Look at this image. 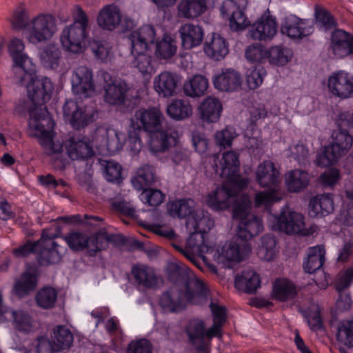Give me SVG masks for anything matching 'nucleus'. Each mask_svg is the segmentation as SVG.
I'll return each instance as SVG.
<instances>
[{
  "mask_svg": "<svg viewBox=\"0 0 353 353\" xmlns=\"http://www.w3.org/2000/svg\"><path fill=\"white\" fill-rule=\"evenodd\" d=\"M57 235L43 230L41 238L37 241V259L41 265L58 263L61 261L65 248L54 240Z\"/></svg>",
  "mask_w": 353,
  "mask_h": 353,
  "instance_id": "10",
  "label": "nucleus"
},
{
  "mask_svg": "<svg viewBox=\"0 0 353 353\" xmlns=\"http://www.w3.org/2000/svg\"><path fill=\"white\" fill-rule=\"evenodd\" d=\"M327 87L334 96L350 98L353 96V76L344 70L333 72L327 79Z\"/></svg>",
  "mask_w": 353,
  "mask_h": 353,
  "instance_id": "20",
  "label": "nucleus"
},
{
  "mask_svg": "<svg viewBox=\"0 0 353 353\" xmlns=\"http://www.w3.org/2000/svg\"><path fill=\"white\" fill-rule=\"evenodd\" d=\"M210 308L213 314V325L210 327V334L215 332L217 336L220 335L221 328L226 321L225 308L217 305L212 302L210 303Z\"/></svg>",
  "mask_w": 353,
  "mask_h": 353,
  "instance_id": "58",
  "label": "nucleus"
},
{
  "mask_svg": "<svg viewBox=\"0 0 353 353\" xmlns=\"http://www.w3.org/2000/svg\"><path fill=\"white\" fill-rule=\"evenodd\" d=\"M204 51L211 58L220 60L228 53V48L223 37L213 34L211 41L205 45Z\"/></svg>",
  "mask_w": 353,
  "mask_h": 353,
  "instance_id": "43",
  "label": "nucleus"
},
{
  "mask_svg": "<svg viewBox=\"0 0 353 353\" xmlns=\"http://www.w3.org/2000/svg\"><path fill=\"white\" fill-rule=\"evenodd\" d=\"M277 32V23L276 18L270 14V12H265L250 30V37L255 40L267 41L272 39Z\"/></svg>",
  "mask_w": 353,
  "mask_h": 353,
  "instance_id": "21",
  "label": "nucleus"
},
{
  "mask_svg": "<svg viewBox=\"0 0 353 353\" xmlns=\"http://www.w3.org/2000/svg\"><path fill=\"white\" fill-rule=\"evenodd\" d=\"M176 51L175 41L168 35L158 41L156 45L155 54L158 59H168L171 58Z\"/></svg>",
  "mask_w": 353,
  "mask_h": 353,
  "instance_id": "52",
  "label": "nucleus"
},
{
  "mask_svg": "<svg viewBox=\"0 0 353 353\" xmlns=\"http://www.w3.org/2000/svg\"><path fill=\"white\" fill-rule=\"evenodd\" d=\"M103 168V173L107 181L119 183L122 181L121 166L114 161L101 160L100 161Z\"/></svg>",
  "mask_w": 353,
  "mask_h": 353,
  "instance_id": "55",
  "label": "nucleus"
},
{
  "mask_svg": "<svg viewBox=\"0 0 353 353\" xmlns=\"http://www.w3.org/2000/svg\"><path fill=\"white\" fill-rule=\"evenodd\" d=\"M216 89L223 92H233L241 86V78L234 70L228 69L213 79Z\"/></svg>",
  "mask_w": 353,
  "mask_h": 353,
  "instance_id": "29",
  "label": "nucleus"
},
{
  "mask_svg": "<svg viewBox=\"0 0 353 353\" xmlns=\"http://www.w3.org/2000/svg\"><path fill=\"white\" fill-rule=\"evenodd\" d=\"M121 19L119 8L114 5H108L100 11L97 21L99 26L102 28L113 30L119 26Z\"/></svg>",
  "mask_w": 353,
  "mask_h": 353,
  "instance_id": "34",
  "label": "nucleus"
},
{
  "mask_svg": "<svg viewBox=\"0 0 353 353\" xmlns=\"http://www.w3.org/2000/svg\"><path fill=\"white\" fill-rule=\"evenodd\" d=\"M269 226L272 230L283 232L288 234L307 236L312 234V228H306L302 214L292 210L289 206L282 208L279 215L270 214Z\"/></svg>",
  "mask_w": 353,
  "mask_h": 353,
  "instance_id": "7",
  "label": "nucleus"
},
{
  "mask_svg": "<svg viewBox=\"0 0 353 353\" xmlns=\"http://www.w3.org/2000/svg\"><path fill=\"white\" fill-rule=\"evenodd\" d=\"M61 51L54 45L46 46L40 54L42 64L48 68L57 69L59 64Z\"/></svg>",
  "mask_w": 353,
  "mask_h": 353,
  "instance_id": "49",
  "label": "nucleus"
},
{
  "mask_svg": "<svg viewBox=\"0 0 353 353\" xmlns=\"http://www.w3.org/2000/svg\"><path fill=\"white\" fill-rule=\"evenodd\" d=\"M194 208V201L191 199H179L168 204V212L172 217L179 219L191 215Z\"/></svg>",
  "mask_w": 353,
  "mask_h": 353,
  "instance_id": "45",
  "label": "nucleus"
},
{
  "mask_svg": "<svg viewBox=\"0 0 353 353\" xmlns=\"http://www.w3.org/2000/svg\"><path fill=\"white\" fill-rule=\"evenodd\" d=\"M154 181V168L148 164L139 168L137 176L132 179L133 186L138 190L144 189L145 186L152 184Z\"/></svg>",
  "mask_w": 353,
  "mask_h": 353,
  "instance_id": "47",
  "label": "nucleus"
},
{
  "mask_svg": "<svg viewBox=\"0 0 353 353\" xmlns=\"http://www.w3.org/2000/svg\"><path fill=\"white\" fill-rule=\"evenodd\" d=\"M315 19L317 27L323 30H331L335 27L336 23L332 14L325 9L315 10Z\"/></svg>",
  "mask_w": 353,
  "mask_h": 353,
  "instance_id": "61",
  "label": "nucleus"
},
{
  "mask_svg": "<svg viewBox=\"0 0 353 353\" xmlns=\"http://www.w3.org/2000/svg\"><path fill=\"white\" fill-rule=\"evenodd\" d=\"M119 238L114 234L97 232L88 236L87 235L86 248L90 256H94L102 250H105L110 242H115Z\"/></svg>",
  "mask_w": 353,
  "mask_h": 353,
  "instance_id": "38",
  "label": "nucleus"
},
{
  "mask_svg": "<svg viewBox=\"0 0 353 353\" xmlns=\"http://www.w3.org/2000/svg\"><path fill=\"white\" fill-rule=\"evenodd\" d=\"M64 117L74 129L83 128L98 117V111L93 104L83 105L73 100H67L63 107Z\"/></svg>",
  "mask_w": 353,
  "mask_h": 353,
  "instance_id": "9",
  "label": "nucleus"
},
{
  "mask_svg": "<svg viewBox=\"0 0 353 353\" xmlns=\"http://www.w3.org/2000/svg\"><path fill=\"white\" fill-rule=\"evenodd\" d=\"M140 199L144 203L156 207L163 202L164 194L156 189L144 190L140 195Z\"/></svg>",
  "mask_w": 353,
  "mask_h": 353,
  "instance_id": "63",
  "label": "nucleus"
},
{
  "mask_svg": "<svg viewBox=\"0 0 353 353\" xmlns=\"http://www.w3.org/2000/svg\"><path fill=\"white\" fill-rule=\"evenodd\" d=\"M245 0H226L221 8L223 17L229 20L230 28L234 31L245 29L250 21L243 11Z\"/></svg>",
  "mask_w": 353,
  "mask_h": 353,
  "instance_id": "17",
  "label": "nucleus"
},
{
  "mask_svg": "<svg viewBox=\"0 0 353 353\" xmlns=\"http://www.w3.org/2000/svg\"><path fill=\"white\" fill-rule=\"evenodd\" d=\"M333 142L330 145V150L336 152L340 157L347 153L352 147L353 139L345 130H339L332 134Z\"/></svg>",
  "mask_w": 353,
  "mask_h": 353,
  "instance_id": "44",
  "label": "nucleus"
},
{
  "mask_svg": "<svg viewBox=\"0 0 353 353\" xmlns=\"http://www.w3.org/2000/svg\"><path fill=\"white\" fill-rule=\"evenodd\" d=\"M182 46L185 49H191L200 45L203 38L202 28L192 23H186L179 30Z\"/></svg>",
  "mask_w": 353,
  "mask_h": 353,
  "instance_id": "32",
  "label": "nucleus"
},
{
  "mask_svg": "<svg viewBox=\"0 0 353 353\" xmlns=\"http://www.w3.org/2000/svg\"><path fill=\"white\" fill-rule=\"evenodd\" d=\"M189 158L188 151L180 147H175L169 154L166 161L173 166L183 165L187 163Z\"/></svg>",
  "mask_w": 353,
  "mask_h": 353,
  "instance_id": "64",
  "label": "nucleus"
},
{
  "mask_svg": "<svg viewBox=\"0 0 353 353\" xmlns=\"http://www.w3.org/2000/svg\"><path fill=\"white\" fill-rule=\"evenodd\" d=\"M126 139L125 134L112 128L98 127L93 136L96 147L105 148L110 153L120 150Z\"/></svg>",
  "mask_w": 353,
  "mask_h": 353,
  "instance_id": "16",
  "label": "nucleus"
},
{
  "mask_svg": "<svg viewBox=\"0 0 353 353\" xmlns=\"http://www.w3.org/2000/svg\"><path fill=\"white\" fill-rule=\"evenodd\" d=\"M239 154L234 151L225 152L220 161V172L216 170V172L221 178L239 183L240 186H247L248 180L239 174Z\"/></svg>",
  "mask_w": 353,
  "mask_h": 353,
  "instance_id": "18",
  "label": "nucleus"
},
{
  "mask_svg": "<svg viewBox=\"0 0 353 353\" xmlns=\"http://www.w3.org/2000/svg\"><path fill=\"white\" fill-rule=\"evenodd\" d=\"M336 337L341 343L353 347V321H342L338 327Z\"/></svg>",
  "mask_w": 353,
  "mask_h": 353,
  "instance_id": "57",
  "label": "nucleus"
},
{
  "mask_svg": "<svg viewBox=\"0 0 353 353\" xmlns=\"http://www.w3.org/2000/svg\"><path fill=\"white\" fill-rule=\"evenodd\" d=\"M252 201L248 194H243L232 211L233 218L239 220L237 236L245 242L259 235L263 230V222L258 215L250 214Z\"/></svg>",
  "mask_w": 353,
  "mask_h": 353,
  "instance_id": "5",
  "label": "nucleus"
},
{
  "mask_svg": "<svg viewBox=\"0 0 353 353\" xmlns=\"http://www.w3.org/2000/svg\"><path fill=\"white\" fill-rule=\"evenodd\" d=\"M309 213L312 217L326 216L334 211V201L331 194H318L310 201Z\"/></svg>",
  "mask_w": 353,
  "mask_h": 353,
  "instance_id": "30",
  "label": "nucleus"
},
{
  "mask_svg": "<svg viewBox=\"0 0 353 353\" xmlns=\"http://www.w3.org/2000/svg\"><path fill=\"white\" fill-rule=\"evenodd\" d=\"M200 119L206 123H216L223 111L221 101L214 97H206L198 108Z\"/></svg>",
  "mask_w": 353,
  "mask_h": 353,
  "instance_id": "28",
  "label": "nucleus"
},
{
  "mask_svg": "<svg viewBox=\"0 0 353 353\" xmlns=\"http://www.w3.org/2000/svg\"><path fill=\"white\" fill-rule=\"evenodd\" d=\"M206 10V0H181L178 6L179 15L189 19L201 16Z\"/></svg>",
  "mask_w": 353,
  "mask_h": 353,
  "instance_id": "37",
  "label": "nucleus"
},
{
  "mask_svg": "<svg viewBox=\"0 0 353 353\" xmlns=\"http://www.w3.org/2000/svg\"><path fill=\"white\" fill-rule=\"evenodd\" d=\"M56 31L55 19L50 14H40L30 21L26 37L30 43L35 44L50 39Z\"/></svg>",
  "mask_w": 353,
  "mask_h": 353,
  "instance_id": "12",
  "label": "nucleus"
},
{
  "mask_svg": "<svg viewBox=\"0 0 353 353\" xmlns=\"http://www.w3.org/2000/svg\"><path fill=\"white\" fill-rule=\"evenodd\" d=\"M167 272L172 281L185 282V296L190 303L200 305L206 301L208 291L204 283L198 278L191 276L189 268L185 264L178 261L170 262Z\"/></svg>",
  "mask_w": 353,
  "mask_h": 353,
  "instance_id": "4",
  "label": "nucleus"
},
{
  "mask_svg": "<svg viewBox=\"0 0 353 353\" xmlns=\"http://www.w3.org/2000/svg\"><path fill=\"white\" fill-rule=\"evenodd\" d=\"M325 249L322 245L310 248L307 261L303 263V269L309 274L320 269L325 261Z\"/></svg>",
  "mask_w": 353,
  "mask_h": 353,
  "instance_id": "42",
  "label": "nucleus"
},
{
  "mask_svg": "<svg viewBox=\"0 0 353 353\" xmlns=\"http://www.w3.org/2000/svg\"><path fill=\"white\" fill-rule=\"evenodd\" d=\"M88 19L85 12L77 8L72 24L66 26L61 32L60 41L66 51L79 54L83 51L88 37Z\"/></svg>",
  "mask_w": 353,
  "mask_h": 353,
  "instance_id": "6",
  "label": "nucleus"
},
{
  "mask_svg": "<svg viewBox=\"0 0 353 353\" xmlns=\"http://www.w3.org/2000/svg\"><path fill=\"white\" fill-rule=\"evenodd\" d=\"M156 32L153 26L145 25L133 31L129 36L131 54L134 57L132 65L143 75L154 72L153 59L147 53L150 45L153 44Z\"/></svg>",
  "mask_w": 353,
  "mask_h": 353,
  "instance_id": "3",
  "label": "nucleus"
},
{
  "mask_svg": "<svg viewBox=\"0 0 353 353\" xmlns=\"http://www.w3.org/2000/svg\"><path fill=\"white\" fill-rule=\"evenodd\" d=\"M187 300L185 291L183 292L175 287L163 292L159 298V305L165 312L177 313L185 308Z\"/></svg>",
  "mask_w": 353,
  "mask_h": 353,
  "instance_id": "23",
  "label": "nucleus"
},
{
  "mask_svg": "<svg viewBox=\"0 0 353 353\" xmlns=\"http://www.w3.org/2000/svg\"><path fill=\"white\" fill-rule=\"evenodd\" d=\"M295 285L286 279H277L273 283L272 296L280 301L293 299L296 294Z\"/></svg>",
  "mask_w": 353,
  "mask_h": 353,
  "instance_id": "39",
  "label": "nucleus"
},
{
  "mask_svg": "<svg viewBox=\"0 0 353 353\" xmlns=\"http://www.w3.org/2000/svg\"><path fill=\"white\" fill-rule=\"evenodd\" d=\"M234 285L240 291L253 294L261 287V279L254 271L245 270L242 272L240 275L236 276Z\"/></svg>",
  "mask_w": 353,
  "mask_h": 353,
  "instance_id": "31",
  "label": "nucleus"
},
{
  "mask_svg": "<svg viewBox=\"0 0 353 353\" xmlns=\"http://www.w3.org/2000/svg\"><path fill=\"white\" fill-rule=\"evenodd\" d=\"M36 285L37 278L35 275L26 272L22 274L20 279L16 282L14 291L17 296H23L30 291L34 290Z\"/></svg>",
  "mask_w": 353,
  "mask_h": 353,
  "instance_id": "53",
  "label": "nucleus"
},
{
  "mask_svg": "<svg viewBox=\"0 0 353 353\" xmlns=\"http://www.w3.org/2000/svg\"><path fill=\"white\" fill-rule=\"evenodd\" d=\"M69 157L72 160L86 159L94 155L92 145L87 139L71 137L66 143Z\"/></svg>",
  "mask_w": 353,
  "mask_h": 353,
  "instance_id": "26",
  "label": "nucleus"
},
{
  "mask_svg": "<svg viewBox=\"0 0 353 353\" xmlns=\"http://www.w3.org/2000/svg\"><path fill=\"white\" fill-rule=\"evenodd\" d=\"M246 186H240L239 183L225 180L221 187L216 188L210 193L207 197L206 203L208 206L214 210H223L240 202L241 196L239 192Z\"/></svg>",
  "mask_w": 353,
  "mask_h": 353,
  "instance_id": "8",
  "label": "nucleus"
},
{
  "mask_svg": "<svg viewBox=\"0 0 353 353\" xmlns=\"http://www.w3.org/2000/svg\"><path fill=\"white\" fill-rule=\"evenodd\" d=\"M256 178L258 183L261 187L279 188V172L270 161H265L258 166Z\"/></svg>",
  "mask_w": 353,
  "mask_h": 353,
  "instance_id": "27",
  "label": "nucleus"
},
{
  "mask_svg": "<svg viewBox=\"0 0 353 353\" xmlns=\"http://www.w3.org/2000/svg\"><path fill=\"white\" fill-rule=\"evenodd\" d=\"M131 273L137 285L145 289H154L161 281L154 269L145 265H134Z\"/></svg>",
  "mask_w": 353,
  "mask_h": 353,
  "instance_id": "25",
  "label": "nucleus"
},
{
  "mask_svg": "<svg viewBox=\"0 0 353 353\" xmlns=\"http://www.w3.org/2000/svg\"><path fill=\"white\" fill-rule=\"evenodd\" d=\"M134 118L138 124L139 129H143L146 132H157L155 139L150 145V150L152 153L164 152L169 147L175 145L177 142L178 133L172 128L159 131L164 116L162 112L157 108L148 109H140L135 112Z\"/></svg>",
  "mask_w": 353,
  "mask_h": 353,
  "instance_id": "2",
  "label": "nucleus"
},
{
  "mask_svg": "<svg viewBox=\"0 0 353 353\" xmlns=\"http://www.w3.org/2000/svg\"><path fill=\"white\" fill-rule=\"evenodd\" d=\"M166 112L170 118L176 121H182L192 116V108L187 100L175 99L168 104Z\"/></svg>",
  "mask_w": 353,
  "mask_h": 353,
  "instance_id": "41",
  "label": "nucleus"
},
{
  "mask_svg": "<svg viewBox=\"0 0 353 353\" xmlns=\"http://www.w3.org/2000/svg\"><path fill=\"white\" fill-rule=\"evenodd\" d=\"M69 248L74 251H81L86 248L87 234L81 232H72L63 237Z\"/></svg>",
  "mask_w": 353,
  "mask_h": 353,
  "instance_id": "60",
  "label": "nucleus"
},
{
  "mask_svg": "<svg viewBox=\"0 0 353 353\" xmlns=\"http://www.w3.org/2000/svg\"><path fill=\"white\" fill-rule=\"evenodd\" d=\"M181 83L180 76L174 72L163 71L153 81V88L159 97L169 98L176 93Z\"/></svg>",
  "mask_w": 353,
  "mask_h": 353,
  "instance_id": "22",
  "label": "nucleus"
},
{
  "mask_svg": "<svg viewBox=\"0 0 353 353\" xmlns=\"http://www.w3.org/2000/svg\"><path fill=\"white\" fill-rule=\"evenodd\" d=\"M266 71L261 65H257L250 68L246 72V82L250 89H256L259 87L263 81Z\"/></svg>",
  "mask_w": 353,
  "mask_h": 353,
  "instance_id": "59",
  "label": "nucleus"
},
{
  "mask_svg": "<svg viewBox=\"0 0 353 353\" xmlns=\"http://www.w3.org/2000/svg\"><path fill=\"white\" fill-rule=\"evenodd\" d=\"M72 91L80 98H88L96 92L92 70L86 65L75 68L71 76Z\"/></svg>",
  "mask_w": 353,
  "mask_h": 353,
  "instance_id": "15",
  "label": "nucleus"
},
{
  "mask_svg": "<svg viewBox=\"0 0 353 353\" xmlns=\"http://www.w3.org/2000/svg\"><path fill=\"white\" fill-rule=\"evenodd\" d=\"M261 245L257 252L258 256L265 261H271L276 254V240L273 235L265 234L261 238Z\"/></svg>",
  "mask_w": 353,
  "mask_h": 353,
  "instance_id": "50",
  "label": "nucleus"
},
{
  "mask_svg": "<svg viewBox=\"0 0 353 353\" xmlns=\"http://www.w3.org/2000/svg\"><path fill=\"white\" fill-rule=\"evenodd\" d=\"M54 350L57 352L69 349L73 343L74 336L65 325H57L50 334Z\"/></svg>",
  "mask_w": 353,
  "mask_h": 353,
  "instance_id": "36",
  "label": "nucleus"
},
{
  "mask_svg": "<svg viewBox=\"0 0 353 353\" xmlns=\"http://www.w3.org/2000/svg\"><path fill=\"white\" fill-rule=\"evenodd\" d=\"M57 299V292L51 287H45L39 290L36 296L38 305L43 309L54 307Z\"/></svg>",
  "mask_w": 353,
  "mask_h": 353,
  "instance_id": "54",
  "label": "nucleus"
},
{
  "mask_svg": "<svg viewBox=\"0 0 353 353\" xmlns=\"http://www.w3.org/2000/svg\"><path fill=\"white\" fill-rule=\"evenodd\" d=\"M251 252L248 242L226 241L214 254V260L225 268H232L235 263L243 261Z\"/></svg>",
  "mask_w": 353,
  "mask_h": 353,
  "instance_id": "11",
  "label": "nucleus"
},
{
  "mask_svg": "<svg viewBox=\"0 0 353 353\" xmlns=\"http://www.w3.org/2000/svg\"><path fill=\"white\" fill-rule=\"evenodd\" d=\"M268 49L261 43L248 46L245 50L246 59L252 62H262L268 59Z\"/></svg>",
  "mask_w": 353,
  "mask_h": 353,
  "instance_id": "62",
  "label": "nucleus"
},
{
  "mask_svg": "<svg viewBox=\"0 0 353 353\" xmlns=\"http://www.w3.org/2000/svg\"><path fill=\"white\" fill-rule=\"evenodd\" d=\"M14 59L12 70L17 81L25 85L33 104L29 110L28 128L31 136L39 138L48 155L59 154L63 151L59 141H53L54 121L44 104L51 98L53 85L47 77L36 78V65L26 54Z\"/></svg>",
  "mask_w": 353,
  "mask_h": 353,
  "instance_id": "1",
  "label": "nucleus"
},
{
  "mask_svg": "<svg viewBox=\"0 0 353 353\" xmlns=\"http://www.w3.org/2000/svg\"><path fill=\"white\" fill-rule=\"evenodd\" d=\"M330 48L337 58L353 55V34L341 29L334 30L331 35Z\"/></svg>",
  "mask_w": 353,
  "mask_h": 353,
  "instance_id": "24",
  "label": "nucleus"
},
{
  "mask_svg": "<svg viewBox=\"0 0 353 353\" xmlns=\"http://www.w3.org/2000/svg\"><path fill=\"white\" fill-rule=\"evenodd\" d=\"M210 327L205 328V323L201 319H192L189 321L185 333L189 343L192 345L198 353H209V346L211 340L218 336L215 332L210 334Z\"/></svg>",
  "mask_w": 353,
  "mask_h": 353,
  "instance_id": "13",
  "label": "nucleus"
},
{
  "mask_svg": "<svg viewBox=\"0 0 353 353\" xmlns=\"http://www.w3.org/2000/svg\"><path fill=\"white\" fill-rule=\"evenodd\" d=\"M128 90V85L121 81L104 87V100L110 105H121L124 103Z\"/></svg>",
  "mask_w": 353,
  "mask_h": 353,
  "instance_id": "35",
  "label": "nucleus"
},
{
  "mask_svg": "<svg viewBox=\"0 0 353 353\" xmlns=\"http://www.w3.org/2000/svg\"><path fill=\"white\" fill-rule=\"evenodd\" d=\"M292 55V51L290 48L275 46L268 49L267 59L272 64L284 65L291 60Z\"/></svg>",
  "mask_w": 353,
  "mask_h": 353,
  "instance_id": "48",
  "label": "nucleus"
},
{
  "mask_svg": "<svg viewBox=\"0 0 353 353\" xmlns=\"http://www.w3.org/2000/svg\"><path fill=\"white\" fill-rule=\"evenodd\" d=\"M174 248L194 263L196 261V256H199L204 261L205 259V254L214 251L212 246L205 243L204 234L198 230L190 235L184 249L179 245H174Z\"/></svg>",
  "mask_w": 353,
  "mask_h": 353,
  "instance_id": "19",
  "label": "nucleus"
},
{
  "mask_svg": "<svg viewBox=\"0 0 353 353\" xmlns=\"http://www.w3.org/2000/svg\"><path fill=\"white\" fill-rule=\"evenodd\" d=\"M307 323L313 331H319L323 328V323L321 315V308L316 303H311L307 310L304 312Z\"/></svg>",
  "mask_w": 353,
  "mask_h": 353,
  "instance_id": "56",
  "label": "nucleus"
},
{
  "mask_svg": "<svg viewBox=\"0 0 353 353\" xmlns=\"http://www.w3.org/2000/svg\"><path fill=\"white\" fill-rule=\"evenodd\" d=\"M310 179L309 173L301 169L288 171L285 175V185L290 192H299L305 189L309 185Z\"/></svg>",
  "mask_w": 353,
  "mask_h": 353,
  "instance_id": "33",
  "label": "nucleus"
},
{
  "mask_svg": "<svg viewBox=\"0 0 353 353\" xmlns=\"http://www.w3.org/2000/svg\"><path fill=\"white\" fill-rule=\"evenodd\" d=\"M208 87L207 78L201 74H196L185 82L183 90L188 97H200L205 94Z\"/></svg>",
  "mask_w": 353,
  "mask_h": 353,
  "instance_id": "40",
  "label": "nucleus"
},
{
  "mask_svg": "<svg viewBox=\"0 0 353 353\" xmlns=\"http://www.w3.org/2000/svg\"><path fill=\"white\" fill-rule=\"evenodd\" d=\"M14 327L19 332L29 334L35 329V323L32 316L23 310L12 311Z\"/></svg>",
  "mask_w": 353,
  "mask_h": 353,
  "instance_id": "46",
  "label": "nucleus"
},
{
  "mask_svg": "<svg viewBox=\"0 0 353 353\" xmlns=\"http://www.w3.org/2000/svg\"><path fill=\"white\" fill-rule=\"evenodd\" d=\"M282 199L279 194V188H271L267 191H261L255 194L254 202L256 208L264 206L265 208L270 207L273 203L277 202Z\"/></svg>",
  "mask_w": 353,
  "mask_h": 353,
  "instance_id": "51",
  "label": "nucleus"
},
{
  "mask_svg": "<svg viewBox=\"0 0 353 353\" xmlns=\"http://www.w3.org/2000/svg\"><path fill=\"white\" fill-rule=\"evenodd\" d=\"M280 30L283 35L291 39L302 40L313 33L314 21L290 14L281 19Z\"/></svg>",
  "mask_w": 353,
  "mask_h": 353,
  "instance_id": "14",
  "label": "nucleus"
}]
</instances>
